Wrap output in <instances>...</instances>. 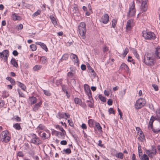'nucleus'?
I'll return each mask as SVG.
<instances>
[{
  "label": "nucleus",
  "instance_id": "nucleus-1",
  "mask_svg": "<svg viewBox=\"0 0 160 160\" xmlns=\"http://www.w3.org/2000/svg\"><path fill=\"white\" fill-rule=\"evenodd\" d=\"M156 58H160V48L156 47L154 54L151 52H148L144 56V62L148 66H153L154 64L153 59Z\"/></svg>",
  "mask_w": 160,
  "mask_h": 160
},
{
  "label": "nucleus",
  "instance_id": "nucleus-2",
  "mask_svg": "<svg viewBox=\"0 0 160 160\" xmlns=\"http://www.w3.org/2000/svg\"><path fill=\"white\" fill-rule=\"evenodd\" d=\"M78 32L80 35L83 39L85 38V34L86 32V24L84 22H81L78 26Z\"/></svg>",
  "mask_w": 160,
  "mask_h": 160
},
{
  "label": "nucleus",
  "instance_id": "nucleus-3",
  "mask_svg": "<svg viewBox=\"0 0 160 160\" xmlns=\"http://www.w3.org/2000/svg\"><path fill=\"white\" fill-rule=\"evenodd\" d=\"M142 34L143 37L147 40H154L156 38L154 33L151 32L143 31L142 32Z\"/></svg>",
  "mask_w": 160,
  "mask_h": 160
},
{
  "label": "nucleus",
  "instance_id": "nucleus-4",
  "mask_svg": "<svg viewBox=\"0 0 160 160\" xmlns=\"http://www.w3.org/2000/svg\"><path fill=\"white\" fill-rule=\"evenodd\" d=\"M145 103V100L142 98H140L136 101L135 105V108L136 109H139L143 107Z\"/></svg>",
  "mask_w": 160,
  "mask_h": 160
},
{
  "label": "nucleus",
  "instance_id": "nucleus-5",
  "mask_svg": "<svg viewBox=\"0 0 160 160\" xmlns=\"http://www.w3.org/2000/svg\"><path fill=\"white\" fill-rule=\"evenodd\" d=\"M30 135L32 137V139L31 140V143L36 145H39L41 144V141L35 134L31 133L30 134Z\"/></svg>",
  "mask_w": 160,
  "mask_h": 160
},
{
  "label": "nucleus",
  "instance_id": "nucleus-6",
  "mask_svg": "<svg viewBox=\"0 0 160 160\" xmlns=\"http://www.w3.org/2000/svg\"><path fill=\"white\" fill-rule=\"evenodd\" d=\"M141 4L140 7V11L142 12H146L148 8L147 3L148 0H141Z\"/></svg>",
  "mask_w": 160,
  "mask_h": 160
},
{
  "label": "nucleus",
  "instance_id": "nucleus-7",
  "mask_svg": "<svg viewBox=\"0 0 160 160\" xmlns=\"http://www.w3.org/2000/svg\"><path fill=\"white\" fill-rule=\"evenodd\" d=\"M9 51L7 50H3L2 52H0V58L2 59L4 58L3 59L6 62L9 56Z\"/></svg>",
  "mask_w": 160,
  "mask_h": 160
},
{
  "label": "nucleus",
  "instance_id": "nucleus-8",
  "mask_svg": "<svg viewBox=\"0 0 160 160\" xmlns=\"http://www.w3.org/2000/svg\"><path fill=\"white\" fill-rule=\"evenodd\" d=\"M109 17L108 15L106 13H104L102 16L100 20V22L104 24L107 23L109 21Z\"/></svg>",
  "mask_w": 160,
  "mask_h": 160
},
{
  "label": "nucleus",
  "instance_id": "nucleus-9",
  "mask_svg": "<svg viewBox=\"0 0 160 160\" xmlns=\"http://www.w3.org/2000/svg\"><path fill=\"white\" fill-rule=\"evenodd\" d=\"M42 104V102L41 101H40L38 103H36L35 105H33L32 107L33 110L35 112L38 111Z\"/></svg>",
  "mask_w": 160,
  "mask_h": 160
},
{
  "label": "nucleus",
  "instance_id": "nucleus-10",
  "mask_svg": "<svg viewBox=\"0 0 160 160\" xmlns=\"http://www.w3.org/2000/svg\"><path fill=\"white\" fill-rule=\"evenodd\" d=\"M133 23V20L132 19L128 20L126 25V28L127 30H130L131 29L132 24Z\"/></svg>",
  "mask_w": 160,
  "mask_h": 160
},
{
  "label": "nucleus",
  "instance_id": "nucleus-11",
  "mask_svg": "<svg viewBox=\"0 0 160 160\" xmlns=\"http://www.w3.org/2000/svg\"><path fill=\"white\" fill-rule=\"evenodd\" d=\"M71 58L72 59H74V63H78L79 62V60L77 56L74 54L71 53Z\"/></svg>",
  "mask_w": 160,
  "mask_h": 160
},
{
  "label": "nucleus",
  "instance_id": "nucleus-12",
  "mask_svg": "<svg viewBox=\"0 0 160 160\" xmlns=\"http://www.w3.org/2000/svg\"><path fill=\"white\" fill-rule=\"evenodd\" d=\"M66 134V132H58L56 136L58 137L59 138L62 139H64L65 138V135Z\"/></svg>",
  "mask_w": 160,
  "mask_h": 160
},
{
  "label": "nucleus",
  "instance_id": "nucleus-13",
  "mask_svg": "<svg viewBox=\"0 0 160 160\" xmlns=\"http://www.w3.org/2000/svg\"><path fill=\"white\" fill-rule=\"evenodd\" d=\"M120 69H121L122 70H124L126 72H128L129 71V68L128 66L125 63H123L121 65Z\"/></svg>",
  "mask_w": 160,
  "mask_h": 160
},
{
  "label": "nucleus",
  "instance_id": "nucleus-14",
  "mask_svg": "<svg viewBox=\"0 0 160 160\" xmlns=\"http://www.w3.org/2000/svg\"><path fill=\"white\" fill-rule=\"evenodd\" d=\"M12 19L14 21L20 20L21 19V18L20 16L17 15L14 12H13L12 13Z\"/></svg>",
  "mask_w": 160,
  "mask_h": 160
},
{
  "label": "nucleus",
  "instance_id": "nucleus-15",
  "mask_svg": "<svg viewBox=\"0 0 160 160\" xmlns=\"http://www.w3.org/2000/svg\"><path fill=\"white\" fill-rule=\"evenodd\" d=\"M17 85L19 87L23 90L25 91L26 90V86L23 83L19 81H17Z\"/></svg>",
  "mask_w": 160,
  "mask_h": 160
},
{
  "label": "nucleus",
  "instance_id": "nucleus-16",
  "mask_svg": "<svg viewBox=\"0 0 160 160\" xmlns=\"http://www.w3.org/2000/svg\"><path fill=\"white\" fill-rule=\"evenodd\" d=\"M49 18L53 25L54 26L57 25V23L55 18L52 15H50Z\"/></svg>",
  "mask_w": 160,
  "mask_h": 160
},
{
  "label": "nucleus",
  "instance_id": "nucleus-17",
  "mask_svg": "<svg viewBox=\"0 0 160 160\" xmlns=\"http://www.w3.org/2000/svg\"><path fill=\"white\" fill-rule=\"evenodd\" d=\"M30 99L31 102V105L36 103L37 102V98L34 96H32L30 97Z\"/></svg>",
  "mask_w": 160,
  "mask_h": 160
},
{
  "label": "nucleus",
  "instance_id": "nucleus-18",
  "mask_svg": "<svg viewBox=\"0 0 160 160\" xmlns=\"http://www.w3.org/2000/svg\"><path fill=\"white\" fill-rule=\"evenodd\" d=\"M97 123L95 121L92 119H89L88 121V123L89 127L91 128L93 127L95 123Z\"/></svg>",
  "mask_w": 160,
  "mask_h": 160
},
{
  "label": "nucleus",
  "instance_id": "nucleus-19",
  "mask_svg": "<svg viewBox=\"0 0 160 160\" xmlns=\"http://www.w3.org/2000/svg\"><path fill=\"white\" fill-rule=\"evenodd\" d=\"M42 66L41 65H36L33 68V70L34 71H39L41 69Z\"/></svg>",
  "mask_w": 160,
  "mask_h": 160
},
{
  "label": "nucleus",
  "instance_id": "nucleus-20",
  "mask_svg": "<svg viewBox=\"0 0 160 160\" xmlns=\"http://www.w3.org/2000/svg\"><path fill=\"white\" fill-rule=\"evenodd\" d=\"M47 58L45 56H42L41 58L42 62V64L47 65L48 61L47 60Z\"/></svg>",
  "mask_w": 160,
  "mask_h": 160
},
{
  "label": "nucleus",
  "instance_id": "nucleus-21",
  "mask_svg": "<svg viewBox=\"0 0 160 160\" xmlns=\"http://www.w3.org/2000/svg\"><path fill=\"white\" fill-rule=\"evenodd\" d=\"M136 10L135 8V3L134 1H133L131 2L130 4L129 5V10L130 12H131V10Z\"/></svg>",
  "mask_w": 160,
  "mask_h": 160
},
{
  "label": "nucleus",
  "instance_id": "nucleus-22",
  "mask_svg": "<svg viewBox=\"0 0 160 160\" xmlns=\"http://www.w3.org/2000/svg\"><path fill=\"white\" fill-rule=\"evenodd\" d=\"M74 102L76 104L79 105H81L82 104V101L81 100L78 98H75L74 99Z\"/></svg>",
  "mask_w": 160,
  "mask_h": 160
},
{
  "label": "nucleus",
  "instance_id": "nucleus-23",
  "mask_svg": "<svg viewBox=\"0 0 160 160\" xmlns=\"http://www.w3.org/2000/svg\"><path fill=\"white\" fill-rule=\"evenodd\" d=\"M114 156L117 158H120L121 159H122L123 158V154L121 152L116 153Z\"/></svg>",
  "mask_w": 160,
  "mask_h": 160
},
{
  "label": "nucleus",
  "instance_id": "nucleus-24",
  "mask_svg": "<svg viewBox=\"0 0 160 160\" xmlns=\"http://www.w3.org/2000/svg\"><path fill=\"white\" fill-rule=\"evenodd\" d=\"M139 156L141 160H149V159L148 156L146 154H144L143 155L141 156L140 153H139Z\"/></svg>",
  "mask_w": 160,
  "mask_h": 160
},
{
  "label": "nucleus",
  "instance_id": "nucleus-25",
  "mask_svg": "<svg viewBox=\"0 0 160 160\" xmlns=\"http://www.w3.org/2000/svg\"><path fill=\"white\" fill-rule=\"evenodd\" d=\"M66 115V113L58 112V114L57 117L59 119L62 118H65V116Z\"/></svg>",
  "mask_w": 160,
  "mask_h": 160
},
{
  "label": "nucleus",
  "instance_id": "nucleus-26",
  "mask_svg": "<svg viewBox=\"0 0 160 160\" xmlns=\"http://www.w3.org/2000/svg\"><path fill=\"white\" fill-rule=\"evenodd\" d=\"M68 58V54H64L62 56L61 59L59 60V62H62L63 60H67Z\"/></svg>",
  "mask_w": 160,
  "mask_h": 160
},
{
  "label": "nucleus",
  "instance_id": "nucleus-27",
  "mask_svg": "<svg viewBox=\"0 0 160 160\" xmlns=\"http://www.w3.org/2000/svg\"><path fill=\"white\" fill-rule=\"evenodd\" d=\"M11 62L12 64L15 67L17 68L18 66V63L15 59L12 58L11 61Z\"/></svg>",
  "mask_w": 160,
  "mask_h": 160
},
{
  "label": "nucleus",
  "instance_id": "nucleus-28",
  "mask_svg": "<svg viewBox=\"0 0 160 160\" xmlns=\"http://www.w3.org/2000/svg\"><path fill=\"white\" fill-rule=\"evenodd\" d=\"M10 138L9 136L3 137V138H2V141L5 143L8 142L10 141Z\"/></svg>",
  "mask_w": 160,
  "mask_h": 160
},
{
  "label": "nucleus",
  "instance_id": "nucleus-29",
  "mask_svg": "<svg viewBox=\"0 0 160 160\" xmlns=\"http://www.w3.org/2000/svg\"><path fill=\"white\" fill-rule=\"evenodd\" d=\"M136 10H133L131 11V12H130L129 10V12L128 13V15L130 17H132L134 15H135L136 13Z\"/></svg>",
  "mask_w": 160,
  "mask_h": 160
},
{
  "label": "nucleus",
  "instance_id": "nucleus-30",
  "mask_svg": "<svg viewBox=\"0 0 160 160\" xmlns=\"http://www.w3.org/2000/svg\"><path fill=\"white\" fill-rule=\"evenodd\" d=\"M87 95L88 96L90 100V98H92V93L90 88L85 91Z\"/></svg>",
  "mask_w": 160,
  "mask_h": 160
},
{
  "label": "nucleus",
  "instance_id": "nucleus-31",
  "mask_svg": "<svg viewBox=\"0 0 160 160\" xmlns=\"http://www.w3.org/2000/svg\"><path fill=\"white\" fill-rule=\"evenodd\" d=\"M13 127L17 130H19L21 129V127L19 123H16L14 124Z\"/></svg>",
  "mask_w": 160,
  "mask_h": 160
},
{
  "label": "nucleus",
  "instance_id": "nucleus-32",
  "mask_svg": "<svg viewBox=\"0 0 160 160\" xmlns=\"http://www.w3.org/2000/svg\"><path fill=\"white\" fill-rule=\"evenodd\" d=\"M39 134V136L41 137L43 139H45L48 138V137L46 136V134L45 132H43L42 133V132H40Z\"/></svg>",
  "mask_w": 160,
  "mask_h": 160
},
{
  "label": "nucleus",
  "instance_id": "nucleus-33",
  "mask_svg": "<svg viewBox=\"0 0 160 160\" xmlns=\"http://www.w3.org/2000/svg\"><path fill=\"white\" fill-rule=\"evenodd\" d=\"M88 106L90 108H93L94 106L93 102L91 100H87Z\"/></svg>",
  "mask_w": 160,
  "mask_h": 160
},
{
  "label": "nucleus",
  "instance_id": "nucleus-34",
  "mask_svg": "<svg viewBox=\"0 0 160 160\" xmlns=\"http://www.w3.org/2000/svg\"><path fill=\"white\" fill-rule=\"evenodd\" d=\"M6 79L7 80L9 81L12 85H13L15 84V81L11 77H8L6 78Z\"/></svg>",
  "mask_w": 160,
  "mask_h": 160
},
{
  "label": "nucleus",
  "instance_id": "nucleus-35",
  "mask_svg": "<svg viewBox=\"0 0 160 160\" xmlns=\"http://www.w3.org/2000/svg\"><path fill=\"white\" fill-rule=\"evenodd\" d=\"M150 153L154 154H156V150L154 146H152V150H150Z\"/></svg>",
  "mask_w": 160,
  "mask_h": 160
},
{
  "label": "nucleus",
  "instance_id": "nucleus-36",
  "mask_svg": "<svg viewBox=\"0 0 160 160\" xmlns=\"http://www.w3.org/2000/svg\"><path fill=\"white\" fill-rule=\"evenodd\" d=\"M95 125L96 128L99 131H102V128L99 123L97 122L95 123Z\"/></svg>",
  "mask_w": 160,
  "mask_h": 160
},
{
  "label": "nucleus",
  "instance_id": "nucleus-37",
  "mask_svg": "<svg viewBox=\"0 0 160 160\" xmlns=\"http://www.w3.org/2000/svg\"><path fill=\"white\" fill-rule=\"evenodd\" d=\"M146 153L148 155V156L152 158L154 157L155 155L154 154H151L150 153V150H147L146 151Z\"/></svg>",
  "mask_w": 160,
  "mask_h": 160
},
{
  "label": "nucleus",
  "instance_id": "nucleus-38",
  "mask_svg": "<svg viewBox=\"0 0 160 160\" xmlns=\"http://www.w3.org/2000/svg\"><path fill=\"white\" fill-rule=\"evenodd\" d=\"M98 98L103 102H105L106 101V98L100 94L98 96Z\"/></svg>",
  "mask_w": 160,
  "mask_h": 160
},
{
  "label": "nucleus",
  "instance_id": "nucleus-39",
  "mask_svg": "<svg viewBox=\"0 0 160 160\" xmlns=\"http://www.w3.org/2000/svg\"><path fill=\"white\" fill-rule=\"evenodd\" d=\"M63 152L64 153L67 154H69L71 152V150L69 148H67L66 149H63Z\"/></svg>",
  "mask_w": 160,
  "mask_h": 160
},
{
  "label": "nucleus",
  "instance_id": "nucleus-40",
  "mask_svg": "<svg viewBox=\"0 0 160 160\" xmlns=\"http://www.w3.org/2000/svg\"><path fill=\"white\" fill-rule=\"evenodd\" d=\"M44 94L48 96H49L51 95V94L49 90H46L44 89L42 90Z\"/></svg>",
  "mask_w": 160,
  "mask_h": 160
},
{
  "label": "nucleus",
  "instance_id": "nucleus-41",
  "mask_svg": "<svg viewBox=\"0 0 160 160\" xmlns=\"http://www.w3.org/2000/svg\"><path fill=\"white\" fill-rule=\"evenodd\" d=\"M72 9V12L73 13H77L78 12V9L76 5H75Z\"/></svg>",
  "mask_w": 160,
  "mask_h": 160
},
{
  "label": "nucleus",
  "instance_id": "nucleus-42",
  "mask_svg": "<svg viewBox=\"0 0 160 160\" xmlns=\"http://www.w3.org/2000/svg\"><path fill=\"white\" fill-rule=\"evenodd\" d=\"M30 48L31 49L32 51H35L37 49V46L34 44H32L30 45Z\"/></svg>",
  "mask_w": 160,
  "mask_h": 160
},
{
  "label": "nucleus",
  "instance_id": "nucleus-43",
  "mask_svg": "<svg viewBox=\"0 0 160 160\" xmlns=\"http://www.w3.org/2000/svg\"><path fill=\"white\" fill-rule=\"evenodd\" d=\"M17 90L20 97H24V94L21 92V90L19 88H18Z\"/></svg>",
  "mask_w": 160,
  "mask_h": 160
},
{
  "label": "nucleus",
  "instance_id": "nucleus-44",
  "mask_svg": "<svg viewBox=\"0 0 160 160\" xmlns=\"http://www.w3.org/2000/svg\"><path fill=\"white\" fill-rule=\"evenodd\" d=\"M132 52L137 59H139V55L138 54L137 51L135 50H133Z\"/></svg>",
  "mask_w": 160,
  "mask_h": 160
},
{
  "label": "nucleus",
  "instance_id": "nucleus-45",
  "mask_svg": "<svg viewBox=\"0 0 160 160\" xmlns=\"http://www.w3.org/2000/svg\"><path fill=\"white\" fill-rule=\"evenodd\" d=\"M74 73L71 72H68L67 73V76L70 78H72L74 76Z\"/></svg>",
  "mask_w": 160,
  "mask_h": 160
},
{
  "label": "nucleus",
  "instance_id": "nucleus-46",
  "mask_svg": "<svg viewBox=\"0 0 160 160\" xmlns=\"http://www.w3.org/2000/svg\"><path fill=\"white\" fill-rule=\"evenodd\" d=\"M117 22V20L116 19H113L112 21V26L113 28L116 27V23Z\"/></svg>",
  "mask_w": 160,
  "mask_h": 160
},
{
  "label": "nucleus",
  "instance_id": "nucleus-47",
  "mask_svg": "<svg viewBox=\"0 0 160 160\" xmlns=\"http://www.w3.org/2000/svg\"><path fill=\"white\" fill-rule=\"evenodd\" d=\"M128 51H129V50H128V48H126L125 49V50H124V52L122 54V55L124 57H125L126 55L128 53Z\"/></svg>",
  "mask_w": 160,
  "mask_h": 160
},
{
  "label": "nucleus",
  "instance_id": "nucleus-48",
  "mask_svg": "<svg viewBox=\"0 0 160 160\" xmlns=\"http://www.w3.org/2000/svg\"><path fill=\"white\" fill-rule=\"evenodd\" d=\"M41 12L40 11H38L37 12H36L34 13H33V14L32 15L33 17H36V16L39 15L40 14V13Z\"/></svg>",
  "mask_w": 160,
  "mask_h": 160
},
{
  "label": "nucleus",
  "instance_id": "nucleus-49",
  "mask_svg": "<svg viewBox=\"0 0 160 160\" xmlns=\"http://www.w3.org/2000/svg\"><path fill=\"white\" fill-rule=\"evenodd\" d=\"M8 132L7 131H5L3 132L1 134L2 135V137L6 136H8Z\"/></svg>",
  "mask_w": 160,
  "mask_h": 160
},
{
  "label": "nucleus",
  "instance_id": "nucleus-50",
  "mask_svg": "<svg viewBox=\"0 0 160 160\" xmlns=\"http://www.w3.org/2000/svg\"><path fill=\"white\" fill-rule=\"evenodd\" d=\"M44 127H45L42 124H40L38 126L37 128V129L42 130L44 129Z\"/></svg>",
  "mask_w": 160,
  "mask_h": 160
},
{
  "label": "nucleus",
  "instance_id": "nucleus-51",
  "mask_svg": "<svg viewBox=\"0 0 160 160\" xmlns=\"http://www.w3.org/2000/svg\"><path fill=\"white\" fill-rule=\"evenodd\" d=\"M35 43L36 45L40 46L41 47V48L44 45H43L45 44L44 43L42 42H36Z\"/></svg>",
  "mask_w": 160,
  "mask_h": 160
},
{
  "label": "nucleus",
  "instance_id": "nucleus-52",
  "mask_svg": "<svg viewBox=\"0 0 160 160\" xmlns=\"http://www.w3.org/2000/svg\"><path fill=\"white\" fill-rule=\"evenodd\" d=\"M152 86L154 88L155 91H157L158 90V87L157 85L155 84H152Z\"/></svg>",
  "mask_w": 160,
  "mask_h": 160
},
{
  "label": "nucleus",
  "instance_id": "nucleus-53",
  "mask_svg": "<svg viewBox=\"0 0 160 160\" xmlns=\"http://www.w3.org/2000/svg\"><path fill=\"white\" fill-rule=\"evenodd\" d=\"M84 89L85 91L87 90L90 88L89 86L87 84H85L84 85Z\"/></svg>",
  "mask_w": 160,
  "mask_h": 160
},
{
  "label": "nucleus",
  "instance_id": "nucleus-54",
  "mask_svg": "<svg viewBox=\"0 0 160 160\" xmlns=\"http://www.w3.org/2000/svg\"><path fill=\"white\" fill-rule=\"evenodd\" d=\"M5 104L3 100H2L0 101V108H2Z\"/></svg>",
  "mask_w": 160,
  "mask_h": 160
},
{
  "label": "nucleus",
  "instance_id": "nucleus-55",
  "mask_svg": "<svg viewBox=\"0 0 160 160\" xmlns=\"http://www.w3.org/2000/svg\"><path fill=\"white\" fill-rule=\"evenodd\" d=\"M107 103L108 105H111L112 104V100L111 99H109L107 101Z\"/></svg>",
  "mask_w": 160,
  "mask_h": 160
},
{
  "label": "nucleus",
  "instance_id": "nucleus-56",
  "mask_svg": "<svg viewBox=\"0 0 160 160\" xmlns=\"http://www.w3.org/2000/svg\"><path fill=\"white\" fill-rule=\"evenodd\" d=\"M17 28L18 30H21L23 28V25L21 24H20L17 26Z\"/></svg>",
  "mask_w": 160,
  "mask_h": 160
},
{
  "label": "nucleus",
  "instance_id": "nucleus-57",
  "mask_svg": "<svg viewBox=\"0 0 160 160\" xmlns=\"http://www.w3.org/2000/svg\"><path fill=\"white\" fill-rule=\"evenodd\" d=\"M68 122L69 123V124L70 126H71V127H73L74 126L73 123V122H72V120H68Z\"/></svg>",
  "mask_w": 160,
  "mask_h": 160
},
{
  "label": "nucleus",
  "instance_id": "nucleus-58",
  "mask_svg": "<svg viewBox=\"0 0 160 160\" xmlns=\"http://www.w3.org/2000/svg\"><path fill=\"white\" fill-rule=\"evenodd\" d=\"M108 112H109L110 114H111V113H112L113 114H115L114 111L113 110L112 108H110L108 109Z\"/></svg>",
  "mask_w": 160,
  "mask_h": 160
},
{
  "label": "nucleus",
  "instance_id": "nucleus-59",
  "mask_svg": "<svg viewBox=\"0 0 160 160\" xmlns=\"http://www.w3.org/2000/svg\"><path fill=\"white\" fill-rule=\"evenodd\" d=\"M73 137L74 138L75 140L76 141V142H78L79 140V138H78V136L77 135H73Z\"/></svg>",
  "mask_w": 160,
  "mask_h": 160
},
{
  "label": "nucleus",
  "instance_id": "nucleus-60",
  "mask_svg": "<svg viewBox=\"0 0 160 160\" xmlns=\"http://www.w3.org/2000/svg\"><path fill=\"white\" fill-rule=\"evenodd\" d=\"M67 142L66 140H62L60 142L61 144L63 145H67Z\"/></svg>",
  "mask_w": 160,
  "mask_h": 160
},
{
  "label": "nucleus",
  "instance_id": "nucleus-61",
  "mask_svg": "<svg viewBox=\"0 0 160 160\" xmlns=\"http://www.w3.org/2000/svg\"><path fill=\"white\" fill-rule=\"evenodd\" d=\"M17 156L20 157H23L24 156L23 153L22 152H19L18 153Z\"/></svg>",
  "mask_w": 160,
  "mask_h": 160
},
{
  "label": "nucleus",
  "instance_id": "nucleus-62",
  "mask_svg": "<svg viewBox=\"0 0 160 160\" xmlns=\"http://www.w3.org/2000/svg\"><path fill=\"white\" fill-rule=\"evenodd\" d=\"M102 141L101 140H99L98 145L101 147H102L104 146V144H102Z\"/></svg>",
  "mask_w": 160,
  "mask_h": 160
},
{
  "label": "nucleus",
  "instance_id": "nucleus-63",
  "mask_svg": "<svg viewBox=\"0 0 160 160\" xmlns=\"http://www.w3.org/2000/svg\"><path fill=\"white\" fill-rule=\"evenodd\" d=\"M18 53L17 51L15 50H14L12 52L13 55L15 56H17L18 54Z\"/></svg>",
  "mask_w": 160,
  "mask_h": 160
},
{
  "label": "nucleus",
  "instance_id": "nucleus-64",
  "mask_svg": "<svg viewBox=\"0 0 160 160\" xmlns=\"http://www.w3.org/2000/svg\"><path fill=\"white\" fill-rule=\"evenodd\" d=\"M81 68L82 70H84L86 69V65L84 64H82L81 66Z\"/></svg>",
  "mask_w": 160,
  "mask_h": 160
}]
</instances>
